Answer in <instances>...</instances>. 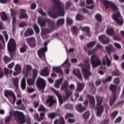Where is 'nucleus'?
Wrapping results in <instances>:
<instances>
[{"mask_svg":"<svg viewBox=\"0 0 124 124\" xmlns=\"http://www.w3.org/2000/svg\"><path fill=\"white\" fill-rule=\"evenodd\" d=\"M53 2V6L51 10L48 12V15L51 18H58L59 16H64V4L61 0H51Z\"/></svg>","mask_w":124,"mask_h":124,"instance_id":"f257e3e1","label":"nucleus"},{"mask_svg":"<svg viewBox=\"0 0 124 124\" xmlns=\"http://www.w3.org/2000/svg\"><path fill=\"white\" fill-rule=\"evenodd\" d=\"M13 115L16 119L18 124H24L26 122L23 113L17 111H10V116H7L5 119V122L6 124H8L11 121Z\"/></svg>","mask_w":124,"mask_h":124,"instance_id":"f03ea898","label":"nucleus"},{"mask_svg":"<svg viewBox=\"0 0 124 124\" xmlns=\"http://www.w3.org/2000/svg\"><path fill=\"white\" fill-rule=\"evenodd\" d=\"M79 66L82 67V73H83L85 79L88 80L91 76V71H90L91 65L90 64L89 60H85L84 64L80 63Z\"/></svg>","mask_w":124,"mask_h":124,"instance_id":"7ed1b4c3","label":"nucleus"},{"mask_svg":"<svg viewBox=\"0 0 124 124\" xmlns=\"http://www.w3.org/2000/svg\"><path fill=\"white\" fill-rule=\"evenodd\" d=\"M109 89L112 93V96H110L109 101V105L110 106H112L117 99V86L114 85H111L109 87Z\"/></svg>","mask_w":124,"mask_h":124,"instance_id":"20e7f679","label":"nucleus"},{"mask_svg":"<svg viewBox=\"0 0 124 124\" xmlns=\"http://www.w3.org/2000/svg\"><path fill=\"white\" fill-rule=\"evenodd\" d=\"M91 62L92 65L94 68L97 67V66L101 64V61L100 60V58L97 57V56L96 55H93L91 56Z\"/></svg>","mask_w":124,"mask_h":124,"instance_id":"39448f33","label":"nucleus"},{"mask_svg":"<svg viewBox=\"0 0 124 124\" xmlns=\"http://www.w3.org/2000/svg\"><path fill=\"white\" fill-rule=\"evenodd\" d=\"M8 50L10 54H13L16 51V43L13 38L10 39L8 43Z\"/></svg>","mask_w":124,"mask_h":124,"instance_id":"423d86ee","label":"nucleus"},{"mask_svg":"<svg viewBox=\"0 0 124 124\" xmlns=\"http://www.w3.org/2000/svg\"><path fill=\"white\" fill-rule=\"evenodd\" d=\"M68 81L65 80L63 84L61 86V90H65V93L66 94L67 98H69V96L73 93V92L71 90L68 89Z\"/></svg>","mask_w":124,"mask_h":124,"instance_id":"0eeeda50","label":"nucleus"},{"mask_svg":"<svg viewBox=\"0 0 124 124\" xmlns=\"http://www.w3.org/2000/svg\"><path fill=\"white\" fill-rule=\"evenodd\" d=\"M112 19L116 22V23H117V24H118V25H120V26L124 25V19L121 17V13L119 12L115 13L112 15Z\"/></svg>","mask_w":124,"mask_h":124,"instance_id":"6e6552de","label":"nucleus"},{"mask_svg":"<svg viewBox=\"0 0 124 124\" xmlns=\"http://www.w3.org/2000/svg\"><path fill=\"white\" fill-rule=\"evenodd\" d=\"M102 1L106 8V9H108L109 8L112 9V10L116 11L118 8L116 5L111 2L108 1V0H102Z\"/></svg>","mask_w":124,"mask_h":124,"instance_id":"1a4fd4ad","label":"nucleus"},{"mask_svg":"<svg viewBox=\"0 0 124 124\" xmlns=\"http://www.w3.org/2000/svg\"><path fill=\"white\" fill-rule=\"evenodd\" d=\"M84 88H85V84L83 83L77 82V89L75 91L74 95L77 97H79L80 95L79 93H81V92L84 90Z\"/></svg>","mask_w":124,"mask_h":124,"instance_id":"9d476101","label":"nucleus"},{"mask_svg":"<svg viewBox=\"0 0 124 124\" xmlns=\"http://www.w3.org/2000/svg\"><path fill=\"white\" fill-rule=\"evenodd\" d=\"M44 47L41 48L37 52L39 58H45V52L47 51V42H45L44 44Z\"/></svg>","mask_w":124,"mask_h":124,"instance_id":"9b49d317","label":"nucleus"},{"mask_svg":"<svg viewBox=\"0 0 124 124\" xmlns=\"http://www.w3.org/2000/svg\"><path fill=\"white\" fill-rule=\"evenodd\" d=\"M4 95L6 96V97H9V96H12L13 98L12 104H14L15 103V101H16V96H15V94H14L13 92L10 90H5Z\"/></svg>","mask_w":124,"mask_h":124,"instance_id":"f8f14e48","label":"nucleus"},{"mask_svg":"<svg viewBox=\"0 0 124 124\" xmlns=\"http://www.w3.org/2000/svg\"><path fill=\"white\" fill-rule=\"evenodd\" d=\"M47 23L48 25V28L50 29V30H47V33L48 34L51 32L52 31H54L56 27L55 26V22L49 19H47Z\"/></svg>","mask_w":124,"mask_h":124,"instance_id":"ddd939ff","label":"nucleus"},{"mask_svg":"<svg viewBox=\"0 0 124 124\" xmlns=\"http://www.w3.org/2000/svg\"><path fill=\"white\" fill-rule=\"evenodd\" d=\"M36 85L38 89L44 90V88H45V81H44V79L39 78L37 81Z\"/></svg>","mask_w":124,"mask_h":124,"instance_id":"4468645a","label":"nucleus"},{"mask_svg":"<svg viewBox=\"0 0 124 124\" xmlns=\"http://www.w3.org/2000/svg\"><path fill=\"white\" fill-rule=\"evenodd\" d=\"M47 103H49L48 107L51 108L52 106H54V105H56L57 104V100L54 99L53 96H48Z\"/></svg>","mask_w":124,"mask_h":124,"instance_id":"2eb2a0df","label":"nucleus"},{"mask_svg":"<svg viewBox=\"0 0 124 124\" xmlns=\"http://www.w3.org/2000/svg\"><path fill=\"white\" fill-rule=\"evenodd\" d=\"M87 98L89 99L90 106L92 109H93L95 107V100L94 97L91 95H88Z\"/></svg>","mask_w":124,"mask_h":124,"instance_id":"dca6fc26","label":"nucleus"},{"mask_svg":"<svg viewBox=\"0 0 124 124\" xmlns=\"http://www.w3.org/2000/svg\"><path fill=\"white\" fill-rule=\"evenodd\" d=\"M102 64L103 65H107L108 67L111 66V61H110L108 55H106L102 58Z\"/></svg>","mask_w":124,"mask_h":124,"instance_id":"f3484780","label":"nucleus"},{"mask_svg":"<svg viewBox=\"0 0 124 124\" xmlns=\"http://www.w3.org/2000/svg\"><path fill=\"white\" fill-rule=\"evenodd\" d=\"M32 67L30 65H25L24 66V70L23 71V73L26 75V78L28 77V74L31 71Z\"/></svg>","mask_w":124,"mask_h":124,"instance_id":"a211bd4d","label":"nucleus"},{"mask_svg":"<svg viewBox=\"0 0 124 124\" xmlns=\"http://www.w3.org/2000/svg\"><path fill=\"white\" fill-rule=\"evenodd\" d=\"M99 40L103 44H108L109 43V39L105 35L99 36Z\"/></svg>","mask_w":124,"mask_h":124,"instance_id":"6ab92c4d","label":"nucleus"},{"mask_svg":"<svg viewBox=\"0 0 124 124\" xmlns=\"http://www.w3.org/2000/svg\"><path fill=\"white\" fill-rule=\"evenodd\" d=\"M51 90L52 91H53V92L55 93V94H56L58 98L59 103L62 105V104L63 103V99H62V95H61L59 92L56 91L54 88H51Z\"/></svg>","mask_w":124,"mask_h":124,"instance_id":"aec40b11","label":"nucleus"},{"mask_svg":"<svg viewBox=\"0 0 124 124\" xmlns=\"http://www.w3.org/2000/svg\"><path fill=\"white\" fill-rule=\"evenodd\" d=\"M28 43L29 44L30 47H35V38L31 37L26 39Z\"/></svg>","mask_w":124,"mask_h":124,"instance_id":"412c9836","label":"nucleus"},{"mask_svg":"<svg viewBox=\"0 0 124 124\" xmlns=\"http://www.w3.org/2000/svg\"><path fill=\"white\" fill-rule=\"evenodd\" d=\"M86 107H83L82 104H79L76 106V110L79 113H82L84 111H86Z\"/></svg>","mask_w":124,"mask_h":124,"instance_id":"4be33fe9","label":"nucleus"},{"mask_svg":"<svg viewBox=\"0 0 124 124\" xmlns=\"http://www.w3.org/2000/svg\"><path fill=\"white\" fill-rule=\"evenodd\" d=\"M22 68L20 66L19 64H17L15 66V72L13 73V75H18V74H20L21 73V70Z\"/></svg>","mask_w":124,"mask_h":124,"instance_id":"5701e85b","label":"nucleus"},{"mask_svg":"<svg viewBox=\"0 0 124 124\" xmlns=\"http://www.w3.org/2000/svg\"><path fill=\"white\" fill-rule=\"evenodd\" d=\"M53 70L55 71V72H56V73L60 74L61 76H63V72L61 67H53Z\"/></svg>","mask_w":124,"mask_h":124,"instance_id":"b1692460","label":"nucleus"},{"mask_svg":"<svg viewBox=\"0 0 124 124\" xmlns=\"http://www.w3.org/2000/svg\"><path fill=\"white\" fill-rule=\"evenodd\" d=\"M73 72L74 74L79 79V80H82V75H81L79 69H73Z\"/></svg>","mask_w":124,"mask_h":124,"instance_id":"393cba45","label":"nucleus"},{"mask_svg":"<svg viewBox=\"0 0 124 124\" xmlns=\"http://www.w3.org/2000/svg\"><path fill=\"white\" fill-rule=\"evenodd\" d=\"M28 18V15L26 12L25 10H20V13L19 14V18L20 19H27Z\"/></svg>","mask_w":124,"mask_h":124,"instance_id":"a878e982","label":"nucleus"},{"mask_svg":"<svg viewBox=\"0 0 124 124\" xmlns=\"http://www.w3.org/2000/svg\"><path fill=\"white\" fill-rule=\"evenodd\" d=\"M95 98L97 102V107H98V106H100V105L102 104V103L103 102V97L100 96L96 95L95 96Z\"/></svg>","mask_w":124,"mask_h":124,"instance_id":"bb28decb","label":"nucleus"},{"mask_svg":"<svg viewBox=\"0 0 124 124\" xmlns=\"http://www.w3.org/2000/svg\"><path fill=\"white\" fill-rule=\"evenodd\" d=\"M38 23L40 27L42 28L46 25V21L44 20L43 17H39L38 18Z\"/></svg>","mask_w":124,"mask_h":124,"instance_id":"cd10ccee","label":"nucleus"},{"mask_svg":"<svg viewBox=\"0 0 124 124\" xmlns=\"http://www.w3.org/2000/svg\"><path fill=\"white\" fill-rule=\"evenodd\" d=\"M32 34H33V30L31 28H29L26 30L24 33V36H29V35H32Z\"/></svg>","mask_w":124,"mask_h":124,"instance_id":"c85d7f7f","label":"nucleus"},{"mask_svg":"<svg viewBox=\"0 0 124 124\" xmlns=\"http://www.w3.org/2000/svg\"><path fill=\"white\" fill-rule=\"evenodd\" d=\"M103 110L104 108L103 106L98 108L97 109L96 116H97V117H101L102 115V113H103Z\"/></svg>","mask_w":124,"mask_h":124,"instance_id":"c756f323","label":"nucleus"},{"mask_svg":"<svg viewBox=\"0 0 124 124\" xmlns=\"http://www.w3.org/2000/svg\"><path fill=\"white\" fill-rule=\"evenodd\" d=\"M12 81L14 87H15L16 89H17L18 88V84L19 83L18 78H13Z\"/></svg>","mask_w":124,"mask_h":124,"instance_id":"7c9ffc66","label":"nucleus"},{"mask_svg":"<svg viewBox=\"0 0 124 124\" xmlns=\"http://www.w3.org/2000/svg\"><path fill=\"white\" fill-rule=\"evenodd\" d=\"M63 80V78H62V77L61 78L58 79L56 81V83L54 84L55 87L57 88V89H59L60 88L61 83H62Z\"/></svg>","mask_w":124,"mask_h":124,"instance_id":"2f4dec72","label":"nucleus"},{"mask_svg":"<svg viewBox=\"0 0 124 124\" xmlns=\"http://www.w3.org/2000/svg\"><path fill=\"white\" fill-rule=\"evenodd\" d=\"M82 31H86L87 36L91 37V33L90 32V27H84L82 29Z\"/></svg>","mask_w":124,"mask_h":124,"instance_id":"473e14b6","label":"nucleus"},{"mask_svg":"<svg viewBox=\"0 0 124 124\" xmlns=\"http://www.w3.org/2000/svg\"><path fill=\"white\" fill-rule=\"evenodd\" d=\"M114 29L113 28H108L106 31V33L108 35H110V36H113L114 35Z\"/></svg>","mask_w":124,"mask_h":124,"instance_id":"72a5a7b5","label":"nucleus"},{"mask_svg":"<svg viewBox=\"0 0 124 124\" xmlns=\"http://www.w3.org/2000/svg\"><path fill=\"white\" fill-rule=\"evenodd\" d=\"M58 115V113L57 112H51L47 114V117L53 120L55 119V118H56V117H57V116Z\"/></svg>","mask_w":124,"mask_h":124,"instance_id":"f704fd0d","label":"nucleus"},{"mask_svg":"<svg viewBox=\"0 0 124 124\" xmlns=\"http://www.w3.org/2000/svg\"><path fill=\"white\" fill-rule=\"evenodd\" d=\"M63 24H64V19L60 18L57 20L56 25L58 27H61V26H62Z\"/></svg>","mask_w":124,"mask_h":124,"instance_id":"c9c22d12","label":"nucleus"},{"mask_svg":"<svg viewBox=\"0 0 124 124\" xmlns=\"http://www.w3.org/2000/svg\"><path fill=\"white\" fill-rule=\"evenodd\" d=\"M106 50L107 53L108 54H111V51H114V49L113 48V46L112 45H110L106 47Z\"/></svg>","mask_w":124,"mask_h":124,"instance_id":"e433bc0d","label":"nucleus"},{"mask_svg":"<svg viewBox=\"0 0 124 124\" xmlns=\"http://www.w3.org/2000/svg\"><path fill=\"white\" fill-rule=\"evenodd\" d=\"M0 16L3 21H7L8 20V17L5 12H2L0 14Z\"/></svg>","mask_w":124,"mask_h":124,"instance_id":"4c0bfd02","label":"nucleus"},{"mask_svg":"<svg viewBox=\"0 0 124 124\" xmlns=\"http://www.w3.org/2000/svg\"><path fill=\"white\" fill-rule=\"evenodd\" d=\"M35 78H28L27 79V82L29 86H32L34 84Z\"/></svg>","mask_w":124,"mask_h":124,"instance_id":"58836bf2","label":"nucleus"},{"mask_svg":"<svg viewBox=\"0 0 124 124\" xmlns=\"http://www.w3.org/2000/svg\"><path fill=\"white\" fill-rule=\"evenodd\" d=\"M40 75L42 76H47V67H45L41 70Z\"/></svg>","mask_w":124,"mask_h":124,"instance_id":"ea45409f","label":"nucleus"},{"mask_svg":"<svg viewBox=\"0 0 124 124\" xmlns=\"http://www.w3.org/2000/svg\"><path fill=\"white\" fill-rule=\"evenodd\" d=\"M78 31V28L76 26H72L71 28V31H72L73 33H74V34H77Z\"/></svg>","mask_w":124,"mask_h":124,"instance_id":"a19ab883","label":"nucleus"},{"mask_svg":"<svg viewBox=\"0 0 124 124\" xmlns=\"http://www.w3.org/2000/svg\"><path fill=\"white\" fill-rule=\"evenodd\" d=\"M21 87L22 90L26 89V79H25V78H23L21 80Z\"/></svg>","mask_w":124,"mask_h":124,"instance_id":"79ce46f5","label":"nucleus"},{"mask_svg":"<svg viewBox=\"0 0 124 124\" xmlns=\"http://www.w3.org/2000/svg\"><path fill=\"white\" fill-rule=\"evenodd\" d=\"M82 118L83 119H85V120H88L89 118H90V111H87L85 112L83 115H82Z\"/></svg>","mask_w":124,"mask_h":124,"instance_id":"37998d69","label":"nucleus"},{"mask_svg":"<svg viewBox=\"0 0 124 124\" xmlns=\"http://www.w3.org/2000/svg\"><path fill=\"white\" fill-rule=\"evenodd\" d=\"M118 111L115 110L114 111H113L110 115V119H111V120H114V119H115L116 118V117H117V116L118 115Z\"/></svg>","mask_w":124,"mask_h":124,"instance_id":"c03bdc74","label":"nucleus"},{"mask_svg":"<svg viewBox=\"0 0 124 124\" xmlns=\"http://www.w3.org/2000/svg\"><path fill=\"white\" fill-rule=\"evenodd\" d=\"M95 19L98 22H100V23L102 22V17L99 14H97L95 15Z\"/></svg>","mask_w":124,"mask_h":124,"instance_id":"a18cd8bd","label":"nucleus"},{"mask_svg":"<svg viewBox=\"0 0 124 124\" xmlns=\"http://www.w3.org/2000/svg\"><path fill=\"white\" fill-rule=\"evenodd\" d=\"M10 11L11 12V17H16V16H17V13L14 9H10Z\"/></svg>","mask_w":124,"mask_h":124,"instance_id":"49530a36","label":"nucleus"},{"mask_svg":"<svg viewBox=\"0 0 124 124\" xmlns=\"http://www.w3.org/2000/svg\"><path fill=\"white\" fill-rule=\"evenodd\" d=\"M33 29L35 31L36 33H39V28L36 24L34 23L33 24Z\"/></svg>","mask_w":124,"mask_h":124,"instance_id":"de8ad7c7","label":"nucleus"},{"mask_svg":"<svg viewBox=\"0 0 124 124\" xmlns=\"http://www.w3.org/2000/svg\"><path fill=\"white\" fill-rule=\"evenodd\" d=\"M37 73H38V71L35 69H33L32 70V78L35 79L36 76H37Z\"/></svg>","mask_w":124,"mask_h":124,"instance_id":"09e8293b","label":"nucleus"},{"mask_svg":"<svg viewBox=\"0 0 124 124\" xmlns=\"http://www.w3.org/2000/svg\"><path fill=\"white\" fill-rule=\"evenodd\" d=\"M37 11L38 12H39V13H40V14H41V15H42V16H46V14L44 13V12L43 11L42 8L41 7L38 8L37 9Z\"/></svg>","mask_w":124,"mask_h":124,"instance_id":"8fccbe9b","label":"nucleus"},{"mask_svg":"<svg viewBox=\"0 0 124 124\" xmlns=\"http://www.w3.org/2000/svg\"><path fill=\"white\" fill-rule=\"evenodd\" d=\"M3 60L5 63H8V62L11 61V59H10L8 56H5L3 58Z\"/></svg>","mask_w":124,"mask_h":124,"instance_id":"3c124183","label":"nucleus"},{"mask_svg":"<svg viewBox=\"0 0 124 124\" xmlns=\"http://www.w3.org/2000/svg\"><path fill=\"white\" fill-rule=\"evenodd\" d=\"M112 74L113 76H120V75H121V72L119 70L115 69V71L112 73Z\"/></svg>","mask_w":124,"mask_h":124,"instance_id":"603ef678","label":"nucleus"},{"mask_svg":"<svg viewBox=\"0 0 124 124\" xmlns=\"http://www.w3.org/2000/svg\"><path fill=\"white\" fill-rule=\"evenodd\" d=\"M89 86L90 87H92L91 90H93V93H95V87H94V83L93 82H91L89 83Z\"/></svg>","mask_w":124,"mask_h":124,"instance_id":"864d4df0","label":"nucleus"},{"mask_svg":"<svg viewBox=\"0 0 124 124\" xmlns=\"http://www.w3.org/2000/svg\"><path fill=\"white\" fill-rule=\"evenodd\" d=\"M112 78L111 76H108L106 79L103 80V83H107L108 82H111L112 81Z\"/></svg>","mask_w":124,"mask_h":124,"instance_id":"5fc2aeb1","label":"nucleus"},{"mask_svg":"<svg viewBox=\"0 0 124 124\" xmlns=\"http://www.w3.org/2000/svg\"><path fill=\"white\" fill-rule=\"evenodd\" d=\"M47 29H42V35L43 38L46 36L47 35Z\"/></svg>","mask_w":124,"mask_h":124,"instance_id":"6e6d98bb","label":"nucleus"},{"mask_svg":"<svg viewBox=\"0 0 124 124\" xmlns=\"http://www.w3.org/2000/svg\"><path fill=\"white\" fill-rule=\"evenodd\" d=\"M96 43V42L94 41L90 43L87 44V46L88 48H92V47H93V46H94Z\"/></svg>","mask_w":124,"mask_h":124,"instance_id":"4d7b16f0","label":"nucleus"},{"mask_svg":"<svg viewBox=\"0 0 124 124\" xmlns=\"http://www.w3.org/2000/svg\"><path fill=\"white\" fill-rule=\"evenodd\" d=\"M65 108L68 110H72V109H73V106L72 105L66 104L65 105Z\"/></svg>","mask_w":124,"mask_h":124,"instance_id":"13d9d810","label":"nucleus"},{"mask_svg":"<svg viewBox=\"0 0 124 124\" xmlns=\"http://www.w3.org/2000/svg\"><path fill=\"white\" fill-rule=\"evenodd\" d=\"M121 122H122V117L119 116L114 121V124H119V123H121Z\"/></svg>","mask_w":124,"mask_h":124,"instance_id":"bf43d9fd","label":"nucleus"},{"mask_svg":"<svg viewBox=\"0 0 124 124\" xmlns=\"http://www.w3.org/2000/svg\"><path fill=\"white\" fill-rule=\"evenodd\" d=\"M27 50V46H23L22 47H20V51L21 53H24V52H26Z\"/></svg>","mask_w":124,"mask_h":124,"instance_id":"052dcab7","label":"nucleus"},{"mask_svg":"<svg viewBox=\"0 0 124 124\" xmlns=\"http://www.w3.org/2000/svg\"><path fill=\"white\" fill-rule=\"evenodd\" d=\"M83 16H82L80 14L77 15L76 19L78 21H81L83 19Z\"/></svg>","mask_w":124,"mask_h":124,"instance_id":"680f3d73","label":"nucleus"},{"mask_svg":"<svg viewBox=\"0 0 124 124\" xmlns=\"http://www.w3.org/2000/svg\"><path fill=\"white\" fill-rule=\"evenodd\" d=\"M67 24L68 25H72V24H73V20L71 19V18L69 17H67Z\"/></svg>","mask_w":124,"mask_h":124,"instance_id":"e2e57ef3","label":"nucleus"},{"mask_svg":"<svg viewBox=\"0 0 124 124\" xmlns=\"http://www.w3.org/2000/svg\"><path fill=\"white\" fill-rule=\"evenodd\" d=\"M113 83L116 85H119L120 84V78H114Z\"/></svg>","mask_w":124,"mask_h":124,"instance_id":"0e129e2a","label":"nucleus"},{"mask_svg":"<svg viewBox=\"0 0 124 124\" xmlns=\"http://www.w3.org/2000/svg\"><path fill=\"white\" fill-rule=\"evenodd\" d=\"M59 124H65V122H64V119L63 118L61 117L59 121Z\"/></svg>","mask_w":124,"mask_h":124,"instance_id":"69168bd1","label":"nucleus"},{"mask_svg":"<svg viewBox=\"0 0 124 124\" xmlns=\"http://www.w3.org/2000/svg\"><path fill=\"white\" fill-rule=\"evenodd\" d=\"M45 108L42 105H41V106L39 107L38 109V111H45Z\"/></svg>","mask_w":124,"mask_h":124,"instance_id":"338daca9","label":"nucleus"},{"mask_svg":"<svg viewBox=\"0 0 124 124\" xmlns=\"http://www.w3.org/2000/svg\"><path fill=\"white\" fill-rule=\"evenodd\" d=\"M3 34L4 36L5 39L7 42L8 40V35L7 34V32L6 31L3 32Z\"/></svg>","mask_w":124,"mask_h":124,"instance_id":"774afa93","label":"nucleus"}]
</instances>
